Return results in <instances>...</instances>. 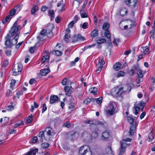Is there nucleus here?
<instances>
[{
    "label": "nucleus",
    "instance_id": "1",
    "mask_svg": "<svg viewBox=\"0 0 155 155\" xmlns=\"http://www.w3.org/2000/svg\"><path fill=\"white\" fill-rule=\"evenodd\" d=\"M54 134L53 130L51 127H48L45 128L44 131L39 132L38 136L41 142L44 138L45 140L48 141L52 138Z\"/></svg>",
    "mask_w": 155,
    "mask_h": 155
},
{
    "label": "nucleus",
    "instance_id": "2",
    "mask_svg": "<svg viewBox=\"0 0 155 155\" xmlns=\"http://www.w3.org/2000/svg\"><path fill=\"white\" fill-rule=\"evenodd\" d=\"M17 34L14 38H13L10 35V34H8L5 37L6 41L5 45L8 47H11L14 45H16L17 42V40L18 38V35Z\"/></svg>",
    "mask_w": 155,
    "mask_h": 155
},
{
    "label": "nucleus",
    "instance_id": "3",
    "mask_svg": "<svg viewBox=\"0 0 155 155\" xmlns=\"http://www.w3.org/2000/svg\"><path fill=\"white\" fill-rule=\"evenodd\" d=\"M123 89V87H120L118 86H117L112 90L111 94L113 96L115 97L119 96L121 95L123 93L126 91H124Z\"/></svg>",
    "mask_w": 155,
    "mask_h": 155
},
{
    "label": "nucleus",
    "instance_id": "4",
    "mask_svg": "<svg viewBox=\"0 0 155 155\" xmlns=\"http://www.w3.org/2000/svg\"><path fill=\"white\" fill-rule=\"evenodd\" d=\"M128 120L130 123L132 124L130 128L129 132L128 133V135H133L136 129V124L134 122L133 118L130 117H128Z\"/></svg>",
    "mask_w": 155,
    "mask_h": 155
},
{
    "label": "nucleus",
    "instance_id": "5",
    "mask_svg": "<svg viewBox=\"0 0 155 155\" xmlns=\"http://www.w3.org/2000/svg\"><path fill=\"white\" fill-rule=\"evenodd\" d=\"M79 153L81 155H91V152L87 145L81 146L79 149Z\"/></svg>",
    "mask_w": 155,
    "mask_h": 155
},
{
    "label": "nucleus",
    "instance_id": "6",
    "mask_svg": "<svg viewBox=\"0 0 155 155\" xmlns=\"http://www.w3.org/2000/svg\"><path fill=\"white\" fill-rule=\"evenodd\" d=\"M116 107L114 103H110L108 105L106 110V113L109 115H112L115 113V110Z\"/></svg>",
    "mask_w": 155,
    "mask_h": 155
},
{
    "label": "nucleus",
    "instance_id": "7",
    "mask_svg": "<svg viewBox=\"0 0 155 155\" xmlns=\"http://www.w3.org/2000/svg\"><path fill=\"white\" fill-rule=\"evenodd\" d=\"M22 69V65L21 64H18L17 66H15L12 70L13 75L16 76L20 74Z\"/></svg>",
    "mask_w": 155,
    "mask_h": 155
},
{
    "label": "nucleus",
    "instance_id": "8",
    "mask_svg": "<svg viewBox=\"0 0 155 155\" xmlns=\"http://www.w3.org/2000/svg\"><path fill=\"white\" fill-rule=\"evenodd\" d=\"M17 21L15 22L13 25V27L12 28L10 33L9 34H10V33H11V35L12 37L14 36L15 35H17V34L18 33L19 34H18V36L19 34V32L18 31V28L17 27Z\"/></svg>",
    "mask_w": 155,
    "mask_h": 155
},
{
    "label": "nucleus",
    "instance_id": "9",
    "mask_svg": "<svg viewBox=\"0 0 155 155\" xmlns=\"http://www.w3.org/2000/svg\"><path fill=\"white\" fill-rule=\"evenodd\" d=\"M61 45V44H57L55 47V50L53 51L52 53L57 56H60L61 55V52L59 51V48Z\"/></svg>",
    "mask_w": 155,
    "mask_h": 155
},
{
    "label": "nucleus",
    "instance_id": "10",
    "mask_svg": "<svg viewBox=\"0 0 155 155\" xmlns=\"http://www.w3.org/2000/svg\"><path fill=\"white\" fill-rule=\"evenodd\" d=\"M82 137L84 140H89L92 139V137L87 131H85L82 134Z\"/></svg>",
    "mask_w": 155,
    "mask_h": 155
},
{
    "label": "nucleus",
    "instance_id": "11",
    "mask_svg": "<svg viewBox=\"0 0 155 155\" xmlns=\"http://www.w3.org/2000/svg\"><path fill=\"white\" fill-rule=\"evenodd\" d=\"M110 137V134L109 132L107 131H105L102 133L101 138L104 140H108Z\"/></svg>",
    "mask_w": 155,
    "mask_h": 155
},
{
    "label": "nucleus",
    "instance_id": "12",
    "mask_svg": "<svg viewBox=\"0 0 155 155\" xmlns=\"http://www.w3.org/2000/svg\"><path fill=\"white\" fill-rule=\"evenodd\" d=\"M125 2L127 5L134 8L137 2V0H125Z\"/></svg>",
    "mask_w": 155,
    "mask_h": 155
},
{
    "label": "nucleus",
    "instance_id": "13",
    "mask_svg": "<svg viewBox=\"0 0 155 155\" xmlns=\"http://www.w3.org/2000/svg\"><path fill=\"white\" fill-rule=\"evenodd\" d=\"M124 141H122L121 142V146L120 147V150L119 153V155H122L125 153V150L126 147L127 146L125 143H124Z\"/></svg>",
    "mask_w": 155,
    "mask_h": 155
},
{
    "label": "nucleus",
    "instance_id": "14",
    "mask_svg": "<svg viewBox=\"0 0 155 155\" xmlns=\"http://www.w3.org/2000/svg\"><path fill=\"white\" fill-rule=\"evenodd\" d=\"M138 68H139V67L137 64L134 65L129 71V73L130 75L131 76H133L135 74V70H137Z\"/></svg>",
    "mask_w": 155,
    "mask_h": 155
},
{
    "label": "nucleus",
    "instance_id": "15",
    "mask_svg": "<svg viewBox=\"0 0 155 155\" xmlns=\"http://www.w3.org/2000/svg\"><path fill=\"white\" fill-rule=\"evenodd\" d=\"M58 99L59 98L57 96L53 95L51 96L50 98V103L51 104H53L57 102Z\"/></svg>",
    "mask_w": 155,
    "mask_h": 155
},
{
    "label": "nucleus",
    "instance_id": "16",
    "mask_svg": "<svg viewBox=\"0 0 155 155\" xmlns=\"http://www.w3.org/2000/svg\"><path fill=\"white\" fill-rule=\"evenodd\" d=\"M38 148L31 149L30 151L27 153H26L25 155H35L38 152Z\"/></svg>",
    "mask_w": 155,
    "mask_h": 155
},
{
    "label": "nucleus",
    "instance_id": "17",
    "mask_svg": "<svg viewBox=\"0 0 155 155\" xmlns=\"http://www.w3.org/2000/svg\"><path fill=\"white\" fill-rule=\"evenodd\" d=\"M63 1L61 0L59 3H58L57 5V6L59 7L61 5V8L59 10L58 12H61L63 11L64 10L65 8L64 7L65 6V4L63 3Z\"/></svg>",
    "mask_w": 155,
    "mask_h": 155
},
{
    "label": "nucleus",
    "instance_id": "18",
    "mask_svg": "<svg viewBox=\"0 0 155 155\" xmlns=\"http://www.w3.org/2000/svg\"><path fill=\"white\" fill-rule=\"evenodd\" d=\"M50 71L49 68H45L41 70L40 73L41 75L45 76L49 73Z\"/></svg>",
    "mask_w": 155,
    "mask_h": 155
},
{
    "label": "nucleus",
    "instance_id": "19",
    "mask_svg": "<svg viewBox=\"0 0 155 155\" xmlns=\"http://www.w3.org/2000/svg\"><path fill=\"white\" fill-rule=\"evenodd\" d=\"M61 83L63 85H68L71 84V82L68 80L67 78H64L62 81Z\"/></svg>",
    "mask_w": 155,
    "mask_h": 155
},
{
    "label": "nucleus",
    "instance_id": "20",
    "mask_svg": "<svg viewBox=\"0 0 155 155\" xmlns=\"http://www.w3.org/2000/svg\"><path fill=\"white\" fill-rule=\"evenodd\" d=\"M72 89V88L71 86H70V87H69L68 86H66L65 87L64 90L67 95L69 96L70 95L71 91Z\"/></svg>",
    "mask_w": 155,
    "mask_h": 155
},
{
    "label": "nucleus",
    "instance_id": "21",
    "mask_svg": "<svg viewBox=\"0 0 155 155\" xmlns=\"http://www.w3.org/2000/svg\"><path fill=\"white\" fill-rule=\"evenodd\" d=\"M121 66V64L117 62L116 63L114 66L113 68L115 70L117 71H118L120 68Z\"/></svg>",
    "mask_w": 155,
    "mask_h": 155
},
{
    "label": "nucleus",
    "instance_id": "22",
    "mask_svg": "<svg viewBox=\"0 0 155 155\" xmlns=\"http://www.w3.org/2000/svg\"><path fill=\"white\" fill-rule=\"evenodd\" d=\"M80 13L81 16L82 18H85L87 17V15L84 10L81 9L80 11Z\"/></svg>",
    "mask_w": 155,
    "mask_h": 155
},
{
    "label": "nucleus",
    "instance_id": "23",
    "mask_svg": "<svg viewBox=\"0 0 155 155\" xmlns=\"http://www.w3.org/2000/svg\"><path fill=\"white\" fill-rule=\"evenodd\" d=\"M84 122L86 124H90L91 125H94L95 126L96 120H87L84 121Z\"/></svg>",
    "mask_w": 155,
    "mask_h": 155
},
{
    "label": "nucleus",
    "instance_id": "24",
    "mask_svg": "<svg viewBox=\"0 0 155 155\" xmlns=\"http://www.w3.org/2000/svg\"><path fill=\"white\" fill-rule=\"evenodd\" d=\"M137 74L138 76L140 78H142L143 76V71L142 70L140 69L139 68L137 70Z\"/></svg>",
    "mask_w": 155,
    "mask_h": 155
},
{
    "label": "nucleus",
    "instance_id": "25",
    "mask_svg": "<svg viewBox=\"0 0 155 155\" xmlns=\"http://www.w3.org/2000/svg\"><path fill=\"white\" fill-rule=\"evenodd\" d=\"M127 13V11L125 8L122 9L120 11V14L121 16H124Z\"/></svg>",
    "mask_w": 155,
    "mask_h": 155
},
{
    "label": "nucleus",
    "instance_id": "26",
    "mask_svg": "<svg viewBox=\"0 0 155 155\" xmlns=\"http://www.w3.org/2000/svg\"><path fill=\"white\" fill-rule=\"evenodd\" d=\"M98 34L97 30L96 29H95L91 32V36L93 37H95Z\"/></svg>",
    "mask_w": 155,
    "mask_h": 155
},
{
    "label": "nucleus",
    "instance_id": "27",
    "mask_svg": "<svg viewBox=\"0 0 155 155\" xmlns=\"http://www.w3.org/2000/svg\"><path fill=\"white\" fill-rule=\"evenodd\" d=\"M110 27V24L107 23H105L104 24L103 28L104 29L105 31H108V28Z\"/></svg>",
    "mask_w": 155,
    "mask_h": 155
},
{
    "label": "nucleus",
    "instance_id": "28",
    "mask_svg": "<svg viewBox=\"0 0 155 155\" xmlns=\"http://www.w3.org/2000/svg\"><path fill=\"white\" fill-rule=\"evenodd\" d=\"M104 35L106 38L109 40V41H111V35L109 31H105L104 32Z\"/></svg>",
    "mask_w": 155,
    "mask_h": 155
},
{
    "label": "nucleus",
    "instance_id": "29",
    "mask_svg": "<svg viewBox=\"0 0 155 155\" xmlns=\"http://www.w3.org/2000/svg\"><path fill=\"white\" fill-rule=\"evenodd\" d=\"M48 13L49 15L50 16L51 20L52 18L54 17V13L53 10H49Z\"/></svg>",
    "mask_w": 155,
    "mask_h": 155
},
{
    "label": "nucleus",
    "instance_id": "30",
    "mask_svg": "<svg viewBox=\"0 0 155 155\" xmlns=\"http://www.w3.org/2000/svg\"><path fill=\"white\" fill-rule=\"evenodd\" d=\"M154 139V136L153 134L152 131L151 130L150 132L149 133V134L148 136V139H149V141L151 142L152 141L153 139Z\"/></svg>",
    "mask_w": 155,
    "mask_h": 155
},
{
    "label": "nucleus",
    "instance_id": "31",
    "mask_svg": "<svg viewBox=\"0 0 155 155\" xmlns=\"http://www.w3.org/2000/svg\"><path fill=\"white\" fill-rule=\"evenodd\" d=\"M140 110V107H139L138 106L134 107L133 110L134 114L137 115L138 113Z\"/></svg>",
    "mask_w": 155,
    "mask_h": 155
},
{
    "label": "nucleus",
    "instance_id": "32",
    "mask_svg": "<svg viewBox=\"0 0 155 155\" xmlns=\"http://www.w3.org/2000/svg\"><path fill=\"white\" fill-rule=\"evenodd\" d=\"M88 23L87 22H85L82 24H81L80 25V27L84 29H85L88 28Z\"/></svg>",
    "mask_w": 155,
    "mask_h": 155
},
{
    "label": "nucleus",
    "instance_id": "33",
    "mask_svg": "<svg viewBox=\"0 0 155 155\" xmlns=\"http://www.w3.org/2000/svg\"><path fill=\"white\" fill-rule=\"evenodd\" d=\"M105 150L106 153L108 154H110L112 153V151L111 148L109 146L107 147Z\"/></svg>",
    "mask_w": 155,
    "mask_h": 155
},
{
    "label": "nucleus",
    "instance_id": "34",
    "mask_svg": "<svg viewBox=\"0 0 155 155\" xmlns=\"http://www.w3.org/2000/svg\"><path fill=\"white\" fill-rule=\"evenodd\" d=\"M38 10V7L37 5H35L31 10V14H34Z\"/></svg>",
    "mask_w": 155,
    "mask_h": 155
},
{
    "label": "nucleus",
    "instance_id": "35",
    "mask_svg": "<svg viewBox=\"0 0 155 155\" xmlns=\"http://www.w3.org/2000/svg\"><path fill=\"white\" fill-rule=\"evenodd\" d=\"M103 59L104 58L103 57H101L99 58V62L100 65H101L103 66V65L104 64L105 62Z\"/></svg>",
    "mask_w": 155,
    "mask_h": 155
},
{
    "label": "nucleus",
    "instance_id": "36",
    "mask_svg": "<svg viewBox=\"0 0 155 155\" xmlns=\"http://www.w3.org/2000/svg\"><path fill=\"white\" fill-rule=\"evenodd\" d=\"M143 52L145 54H148L149 53L150 51L148 47H145L143 48Z\"/></svg>",
    "mask_w": 155,
    "mask_h": 155
},
{
    "label": "nucleus",
    "instance_id": "37",
    "mask_svg": "<svg viewBox=\"0 0 155 155\" xmlns=\"http://www.w3.org/2000/svg\"><path fill=\"white\" fill-rule=\"evenodd\" d=\"M49 144L48 143H44L41 144V147L43 149H46L49 147Z\"/></svg>",
    "mask_w": 155,
    "mask_h": 155
},
{
    "label": "nucleus",
    "instance_id": "38",
    "mask_svg": "<svg viewBox=\"0 0 155 155\" xmlns=\"http://www.w3.org/2000/svg\"><path fill=\"white\" fill-rule=\"evenodd\" d=\"M33 115L31 114L29 116L27 119V124H28V123H31L32 120Z\"/></svg>",
    "mask_w": 155,
    "mask_h": 155
},
{
    "label": "nucleus",
    "instance_id": "39",
    "mask_svg": "<svg viewBox=\"0 0 155 155\" xmlns=\"http://www.w3.org/2000/svg\"><path fill=\"white\" fill-rule=\"evenodd\" d=\"M97 88L95 87H93L89 89L91 92L93 93L94 94H96Z\"/></svg>",
    "mask_w": 155,
    "mask_h": 155
},
{
    "label": "nucleus",
    "instance_id": "40",
    "mask_svg": "<svg viewBox=\"0 0 155 155\" xmlns=\"http://www.w3.org/2000/svg\"><path fill=\"white\" fill-rule=\"evenodd\" d=\"M6 96L7 97L11 96L12 95V92L10 90H8L6 94Z\"/></svg>",
    "mask_w": 155,
    "mask_h": 155
},
{
    "label": "nucleus",
    "instance_id": "41",
    "mask_svg": "<svg viewBox=\"0 0 155 155\" xmlns=\"http://www.w3.org/2000/svg\"><path fill=\"white\" fill-rule=\"evenodd\" d=\"M125 74V73L123 71H119L117 74L116 77L117 78L120 77H122L124 76Z\"/></svg>",
    "mask_w": 155,
    "mask_h": 155
},
{
    "label": "nucleus",
    "instance_id": "42",
    "mask_svg": "<svg viewBox=\"0 0 155 155\" xmlns=\"http://www.w3.org/2000/svg\"><path fill=\"white\" fill-rule=\"evenodd\" d=\"M21 5H18L15 7L13 8L15 9V11L16 12L18 11L19 12L20 10L21 9Z\"/></svg>",
    "mask_w": 155,
    "mask_h": 155
},
{
    "label": "nucleus",
    "instance_id": "43",
    "mask_svg": "<svg viewBox=\"0 0 155 155\" xmlns=\"http://www.w3.org/2000/svg\"><path fill=\"white\" fill-rule=\"evenodd\" d=\"M70 36L68 33L66 34L64 37V40L66 42H68L69 41L68 40Z\"/></svg>",
    "mask_w": 155,
    "mask_h": 155
},
{
    "label": "nucleus",
    "instance_id": "44",
    "mask_svg": "<svg viewBox=\"0 0 155 155\" xmlns=\"http://www.w3.org/2000/svg\"><path fill=\"white\" fill-rule=\"evenodd\" d=\"M97 67H98V68L96 70V72H97V73H98L102 70V69L103 68V66H101V65H100L99 66V64H97Z\"/></svg>",
    "mask_w": 155,
    "mask_h": 155
},
{
    "label": "nucleus",
    "instance_id": "45",
    "mask_svg": "<svg viewBox=\"0 0 155 155\" xmlns=\"http://www.w3.org/2000/svg\"><path fill=\"white\" fill-rule=\"evenodd\" d=\"M127 24L129 25V28H131L134 25L133 22L131 21H127Z\"/></svg>",
    "mask_w": 155,
    "mask_h": 155
},
{
    "label": "nucleus",
    "instance_id": "46",
    "mask_svg": "<svg viewBox=\"0 0 155 155\" xmlns=\"http://www.w3.org/2000/svg\"><path fill=\"white\" fill-rule=\"evenodd\" d=\"M106 40L104 39L101 38L100 39H99L97 41V43L98 44H101L105 42Z\"/></svg>",
    "mask_w": 155,
    "mask_h": 155
},
{
    "label": "nucleus",
    "instance_id": "47",
    "mask_svg": "<svg viewBox=\"0 0 155 155\" xmlns=\"http://www.w3.org/2000/svg\"><path fill=\"white\" fill-rule=\"evenodd\" d=\"M24 125V123L22 121H21V122H18L15 124V127H18L23 125Z\"/></svg>",
    "mask_w": 155,
    "mask_h": 155
},
{
    "label": "nucleus",
    "instance_id": "48",
    "mask_svg": "<svg viewBox=\"0 0 155 155\" xmlns=\"http://www.w3.org/2000/svg\"><path fill=\"white\" fill-rule=\"evenodd\" d=\"M95 100L96 101V102L99 104H100L101 103L102 101V97H99V98H97L95 99Z\"/></svg>",
    "mask_w": 155,
    "mask_h": 155
},
{
    "label": "nucleus",
    "instance_id": "49",
    "mask_svg": "<svg viewBox=\"0 0 155 155\" xmlns=\"http://www.w3.org/2000/svg\"><path fill=\"white\" fill-rule=\"evenodd\" d=\"M91 99L90 98H88L85 99L84 101V103L86 104H87L91 102Z\"/></svg>",
    "mask_w": 155,
    "mask_h": 155
},
{
    "label": "nucleus",
    "instance_id": "50",
    "mask_svg": "<svg viewBox=\"0 0 155 155\" xmlns=\"http://www.w3.org/2000/svg\"><path fill=\"white\" fill-rule=\"evenodd\" d=\"M120 42V39L119 38L115 39L114 38V41L113 43L114 44H115L116 45H117Z\"/></svg>",
    "mask_w": 155,
    "mask_h": 155
},
{
    "label": "nucleus",
    "instance_id": "51",
    "mask_svg": "<svg viewBox=\"0 0 155 155\" xmlns=\"http://www.w3.org/2000/svg\"><path fill=\"white\" fill-rule=\"evenodd\" d=\"M153 29L150 31V32L151 36L153 38L154 37L155 32V28H154L153 26Z\"/></svg>",
    "mask_w": 155,
    "mask_h": 155
},
{
    "label": "nucleus",
    "instance_id": "52",
    "mask_svg": "<svg viewBox=\"0 0 155 155\" xmlns=\"http://www.w3.org/2000/svg\"><path fill=\"white\" fill-rule=\"evenodd\" d=\"M8 61L5 60L3 61L2 64V66L3 67H6L8 64Z\"/></svg>",
    "mask_w": 155,
    "mask_h": 155
},
{
    "label": "nucleus",
    "instance_id": "53",
    "mask_svg": "<svg viewBox=\"0 0 155 155\" xmlns=\"http://www.w3.org/2000/svg\"><path fill=\"white\" fill-rule=\"evenodd\" d=\"M96 124H95V126L96 125H100L102 126L104 124V123H103V122L96 120Z\"/></svg>",
    "mask_w": 155,
    "mask_h": 155
},
{
    "label": "nucleus",
    "instance_id": "54",
    "mask_svg": "<svg viewBox=\"0 0 155 155\" xmlns=\"http://www.w3.org/2000/svg\"><path fill=\"white\" fill-rule=\"evenodd\" d=\"M16 12L15 9H12L11 10L10 12V15L12 16L14 15L15 14Z\"/></svg>",
    "mask_w": 155,
    "mask_h": 155
},
{
    "label": "nucleus",
    "instance_id": "55",
    "mask_svg": "<svg viewBox=\"0 0 155 155\" xmlns=\"http://www.w3.org/2000/svg\"><path fill=\"white\" fill-rule=\"evenodd\" d=\"M14 109V106L12 105H9L6 108V109L8 111H11Z\"/></svg>",
    "mask_w": 155,
    "mask_h": 155
},
{
    "label": "nucleus",
    "instance_id": "56",
    "mask_svg": "<svg viewBox=\"0 0 155 155\" xmlns=\"http://www.w3.org/2000/svg\"><path fill=\"white\" fill-rule=\"evenodd\" d=\"M79 17L78 15H75L74 18V20L73 21L74 22L76 23L79 20Z\"/></svg>",
    "mask_w": 155,
    "mask_h": 155
},
{
    "label": "nucleus",
    "instance_id": "57",
    "mask_svg": "<svg viewBox=\"0 0 155 155\" xmlns=\"http://www.w3.org/2000/svg\"><path fill=\"white\" fill-rule=\"evenodd\" d=\"M38 140V138L37 137L35 136L31 140V142L33 143H36Z\"/></svg>",
    "mask_w": 155,
    "mask_h": 155
},
{
    "label": "nucleus",
    "instance_id": "58",
    "mask_svg": "<svg viewBox=\"0 0 155 155\" xmlns=\"http://www.w3.org/2000/svg\"><path fill=\"white\" fill-rule=\"evenodd\" d=\"M138 105L139 106L144 107L146 105V103L144 102L143 101H141L139 103Z\"/></svg>",
    "mask_w": 155,
    "mask_h": 155
},
{
    "label": "nucleus",
    "instance_id": "59",
    "mask_svg": "<svg viewBox=\"0 0 155 155\" xmlns=\"http://www.w3.org/2000/svg\"><path fill=\"white\" fill-rule=\"evenodd\" d=\"M85 39L84 37H83L80 35H78L77 36V39L76 41H79V40H80L83 41V40H85Z\"/></svg>",
    "mask_w": 155,
    "mask_h": 155
},
{
    "label": "nucleus",
    "instance_id": "60",
    "mask_svg": "<svg viewBox=\"0 0 155 155\" xmlns=\"http://www.w3.org/2000/svg\"><path fill=\"white\" fill-rule=\"evenodd\" d=\"M70 125V124L68 121H67L66 123L63 124V126L67 127H69Z\"/></svg>",
    "mask_w": 155,
    "mask_h": 155
},
{
    "label": "nucleus",
    "instance_id": "61",
    "mask_svg": "<svg viewBox=\"0 0 155 155\" xmlns=\"http://www.w3.org/2000/svg\"><path fill=\"white\" fill-rule=\"evenodd\" d=\"M44 36H45L40 34L37 37V38L40 41H43V38Z\"/></svg>",
    "mask_w": 155,
    "mask_h": 155
},
{
    "label": "nucleus",
    "instance_id": "62",
    "mask_svg": "<svg viewBox=\"0 0 155 155\" xmlns=\"http://www.w3.org/2000/svg\"><path fill=\"white\" fill-rule=\"evenodd\" d=\"M46 33V30L43 29L42 30L40 34L45 36Z\"/></svg>",
    "mask_w": 155,
    "mask_h": 155
},
{
    "label": "nucleus",
    "instance_id": "63",
    "mask_svg": "<svg viewBox=\"0 0 155 155\" xmlns=\"http://www.w3.org/2000/svg\"><path fill=\"white\" fill-rule=\"evenodd\" d=\"M15 82H16V81L15 80H11V82L10 83V84H11L10 87L11 88H12V86H14L15 85Z\"/></svg>",
    "mask_w": 155,
    "mask_h": 155
},
{
    "label": "nucleus",
    "instance_id": "64",
    "mask_svg": "<svg viewBox=\"0 0 155 155\" xmlns=\"http://www.w3.org/2000/svg\"><path fill=\"white\" fill-rule=\"evenodd\" d=\"M75 23L73 21H72L68 24V27L70 28H73Z\"/></svg>",
    "mask_w": 155,
    "mask_h": 155
}]
</instances>
